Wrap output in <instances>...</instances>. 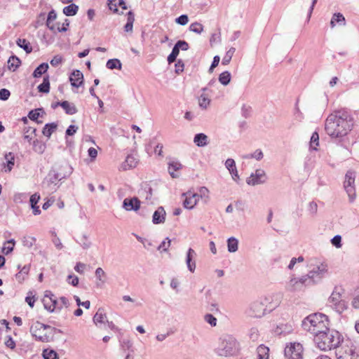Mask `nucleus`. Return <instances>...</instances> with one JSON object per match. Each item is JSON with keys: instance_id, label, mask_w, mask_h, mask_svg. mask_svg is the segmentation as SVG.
<instances>
[{"instance_id": "39", "label": "nucleus", "mask_w": 359, "mask_h": 359, "mask_svg": "<svg viewBox=\"0 0 359 359\" xmlns=\"http://www.w3.org/2000/svg\"><path fill=\"white\" fill-rule=\"evenodd\" d=\"M268 352L269 348L266 346L264 345L258 346L257 349V359H268Z\"/></svg>"}, {"instance_id": "36", "label": "nucleus", "mask_w": 359, "mask_h": 359, "mask_svg": "<svg viewBox=\"0 0 359 359\" xmlns=\"http://www.w3.org/2000/svg\"><path fill=\"white\" fill-rule=\"evenodd\" d=\"M238 241L234 237H231L227 240V248L229 252H235L238 250Z\"/></svg>"}, {"instance_id": "41", "label": "nucleus", "mask_w": 359, "mask_h": 359, "mask_svg": "<svg viewBox=\"0 0 359 359\" xmlns=\"http://www.w3.org/2000/svg\"><path fill=\"white\" fill-rule=\"evenodd\" d=\"M121 62L118 59H110L107 62L106 67L109 69H121Z\"/></svg>"}, {"instance_id": "37", "label": "nucleus", "mask_w": 359, "mask_h": 359, "mask_svg": "<svg viewBox=\"0 0 359 359\" xmlns=\"http://www.w3.org/2000/svg\"><path fill=\"white\" fill-rule=\"evenodd\" d=\"M182 165L179 162L172 161L169 163L168 171L172 178H176L178 175L175 174V171L181 169Z\"/></svg>"}, {"instance_id": "52", "label": "nucleus", "mask_w": 359, "mask_h": 359, "mask_svg": "<svg viewBox=\"0 0 359 359\" xmlns=\"http://www.w3.org/2000/svg\"><path fill=\"white\" fill-rule=\"evenodd\" d=\"M204 319H205V322L208 323V324H210L212 327L216 326L217 320L212 314L208 313V314L205 315Z\"/></svg>"}, {"instance_id": "16", "label": "nucleus", "mask_w": 359, "mask_h": 359, "mask_svg": "<svg viewBox=\"0 0 359 359\" xmlns=\"http://www.w3.org/2000/svg\"><path fill=\"white\" fill-rule=\"evenodd\" d=\"M123 208L127 211H137L140 208V201L137 197L126 198L123 201Z\"/></svg>"}, {"instance_id": "38", "label": "nucleus", "mask_w": 359, "mask_h": 359, "mask_svg": "<svg viewBox=\"0 0 359 359\" xmlns=\"http://www.w3.org/2000/svg\"><path fill=\"white\" fill-rule=\"evenodd\" d=\"M56 128L57 125L54 123H47L44 126L42 133L43 135L50 137Z\"/></svg>"}, {"instance_id": "30", "label": "nucleus", "mask_w": 359, "mask_h": 359, "mask_svg": "<svg viewBox=\"0 0 359 359\" xmlns=\"http://www.w3.org/2000/svg\"><path fill=\"white\" fill-rule=\"evenodd\" d=\"M21 64L20 60L15 55H12L8 60V67L10 70L15 71Z\"/></svg>"}, {"instance_id": "4", "label": "nucleus", "mask_w": 359, "mask_h": 359, "mask_svg": "<svg viewBox=\"0 0 359 359\" xmlns=\"http://www.w3.org/2000/svg\"><path fill=\"white\" fill-rule=\"evenodd\" d=\"M238 349L236 340L231 337H224L219 340L216 352L221 356H229L233 355Z\"/></svg>"}, {"instance_id": "28", "label": "nucleus", "mask_w": 359, "mask_h": 359, "mask_svg": "<svg viewBox=\"0 0 359 359\" xmlns=\"http://www.w3.org/2000/svg\"><path fill=\"white\" fill-rule=\"evenodd\" d=\"M60 107H62L67 114L73 115L77 112L76 106L72 103H69L68 101L61 102Z\"/></svg>"}, {"instance_id": "21", "label": "nucleus", "mask_w": 359, "mask_h": 359, "mask_svg": "<svg viewBox=\"0 0 359 359\" xmlns=\"http://www.w3.org/2000/svg\"><path fill=\"white\" fill-rule=\"evenodd\" d=\"M54 297V294L50 291H46L44 297L42 299V302L43 304L45 309L48 311L49 312L54 311V306L51 307V303L53 302Z\"/></svg>"}, {"instance_id": "22", "label": "nucleus", "mask_w": 359, "mask_h": 359, "mask_svg": "<svg viewBox=\"0 0 359 359\" xmlns=\"http://www.w3.org/2000/svg\"><path fill=\"white\" fill-rule=\"evenodd\" d=\"M343 289L340 287H335L330 297H329V303L330 305L337 304V302L342 300L341 294L343 293Z\"/></svg>"}, {"instance_id": "15", "label": "nucleus", "mask_w": 359, "mask_h": 359, "mask_svg": "<svg viewBox=\"0 0 359 359\" xmlns=\"http://www.w3.org/2000/svg\"><path fill=\"white\" fill-rule=\"evenodd\" d=\"M182 196L185 197L183 205L187 209L194 208L199 200V195L198 194L192 193L191 191L182 194Z\"/></svg>"}, {"instance_id": "35", "label": "nucleus", "mask_w": 359, "mask_h": 359, "mask_svg": "<svg viewBox=\"0 0 359 359\" xmlns=\"http://www.w3.org/2000/svg\"><path fill=\"white\" fill-rule=\"evenodd\" d=\"M336 22L339 23V25H346L345 18L344 17V15L341 13H334L333 15L331 22H330L331 27H334L335 26Z\"/></svg>"}, {"instance_id": "19", "label": "nucleus", "mask_w": 359, "mask_h": 359, "mask_svg": "<svg viewBox=\"0 0 359 359\" xmlns=\"http://www.w3.org/2000/svg\"><path fill=\"white\" fill-rule=\"evenodd\" d=\"M225 166L229 171L230 174L231 175L233 180L237 182L238 180L239 179V175L236 166L235 161L232 158L226 159L225 162Z\"/></svg>"}, {"instance_id": "18", "label": "nucleus", "mask_w": 359, "mask_h": 359, "mask_svg": "<svg viewBox=\"0 0 359 359\" xmlns=\"http://www.w3.org/2000/svg\"><path fill=\"white\" fill-rule=\"evenodd\" d=\"M165 211L162 206H160L157 208V210L154 212L152 217V222L154 224H163L165 220Z\"/></svg>"}, {"instance_id": "32", "label": "nucleus", "mask_w": 359, "mask_h": 359, "mask_svg": "<svg viewBox=\"0 0 359 359\" xmlns=\"http://www.w3.org/2000/svg\"><path fill=\"white\" fill-rule=\"evenodd\" d=\"M37 88L40 93H48L50 91V81L48 75L43 77L42 83L39 85Z\"/></svg>"}, {"instance_id": "63", "label": "nucleus", "mask_w": 359, "mask_h": 359, "mask_svg": "<svg viewBox=\"0 0 359 359\" xmlns=\"http://www.w3.org/2000/svg\"><path fill=\"white\" fill-rule=\"evenodd\" d=\"M184 64L182 60H178L175 64V72L180 74L183 72Z\"/></svg>"}, {"instance_id": "59", "label": "nucleus", "mask_w": 359, "mask_h": 359, "mask_svg": "<svg viewBox=\"0 0 359 359\" xmlns=\"http://www.w3.org/2000/svg\"><path fill=\"white\" fill-rule=\"evenodd\" d=\"M11 95V93L6 88H2L0 90V100L6 101L7 100Z\"/></svg>"}, {"instance_id": "3", "label": "nucleus", "mask_w": 359, "mask_h": 359, "mask_svg": "<svg viewBox=\"0 0 359 359\" xmlns=\"http://www.w3.org/2000/svg\"><path fill=\"white\" fill-rule=\"evenodd\" d=\"M313 340L319 349L327 351L338 347L341 342V335L338 331L327 327V331L316 334Z\"/></svg>"}, {"instance_id": "20", "label": "nucleus", "mask_w": 359, "mask_h": 359, "mask_svg": "<svg viewBox=\"0 0 359 359\" xmlns=\"http://www.w3.org/2000/svg\"><path fill=\"white\" fill-rule=\"evenodd\" d=\"M196 256V252L192 248H189L187 253L186 263L188 269L191 272H194L196 269V262L193 259Z\"/></svg>"}, {"instance_id": "60", "label": "nucleus", "mask_w": 359, "mask_h": 359, "mask_svg": "<svg viewBox=\"0 0 359 359\" xmlns=\"http://www.w3.org/2000/svg\"><path fill=\"white\" fill-rule=\"evenodd\" d=\"M35 241L36 240L34 238L27 236V237H24L22 242H23L24 245H25L28 248H31L35 243Z\"/></svg>"}, {"instance_id": "13", "label": "nucleus", "mask_w": 359, "mask_h": 359, "mask_svg": "<svg viewBox=\"0 0 359 359\" xmlns=\"http://www.w3.org/2000/svg\"><path fill=\"white\" fill-rule=\"evenodd\" d=\"M267 180L265 171L261 168L257 169L255 172L246 179V183L250 186H256L264 184Z\"/></svg>"}, {"instance_id": "5", "label": "nucleus", "mask_w": 359, "mask_h": 359, "mask_svg": "<svg viewBox=\"0 0 359 359\" xmlns=\"http://www.w3.org/2000/svg\"><path fill=\"white\" fill-rule=\"evenodd\" d=\"M310 280L305 275L300 278L291 276L289 281L285 284V288L289 292H297L304 291L306 287H310Z\"/></svg>"}, {"instance_id": "62", "label": "nucleus", "mask_w": 359, "mask_h": 359, "mask_svg": "<svg viewBox=\"0 0 359 359\" xmlns=\"http://www.w3.org/2000/svg\"><path fill=\"white\" fill-rule=\"evenodd\" d=\"M40 110H41L40 109H38L30 111L29 113V115H28L29 118L32 121H36L40 116V113H39Z\"/></svg>"}, {"instance_id": "34", "label": "nucleus", "mask_w": 359, "mask_h": 359, "mask_svg": "<svg viewBox=\"0 0 359 359\" xmlns=\"http://www.w3.org/2000/svg\"><path fill=\"white\" fill-rule=\"evenodd\" d=\"M17 45L22 48L27 53H30L32 51V48L30 43L25 39H18L16 41Z\"/></svg>"}, {"instance_id": "24", "label": "nucleus", "mask_w": 359, "mask_h": 359, "mask_svg": "<svg viewBox=\"0 0 359 359\" xmlns=\"http://www.w3.org/2000/svg\"><path fill=\"white\" fill-rule=\"evenodd\" d=\"M138 163V160L133 155H128L125 162L121 165L123 170H126L135 168Z\"/></svg>"}, {"instance_id": "48", "label": "nucleus", "mask_w": 359, "mask_h": 359, "mask_svg": "<svg viewBox=\"0 0 359 359\" xmlns=\"http://www.w3.org/2000/svg\"><path fill=\"white\" fill-rule=\"evenodd\" d=\"M44 359H58L57 353L53 350L45 349L43 351Z\"/></svg>"}, {"instance_id": "14", "label": "nucleus", "mask_w": 359, "mask_h": 359, "mask_svg": "<svg viewBox=\"0 0 359 359\" xmlns=\"http://www.w3.org/2000/svg\"><path fill=\"white\" fill-rule=\"evenodd\" d=\"M336 355L337 359H357L358 356L356 352V348L353 345L339 350L338 352L336 353Z\"/></svg>"}, {"instance_id": "43", "label": "nucleus", "mask_w": 359, "mask_h": 359, "mask_svg": "<svg viewBox=\"0 0 359 359\" xmlns=\"http://www.w3.org/2000/svg\"><path fill=\"white\" fill-rule=\"evenodd\" d=\"M219 81L224 86L228 85L231 81V74L228 71L224 72L219 76Z\"/></svg>"}, {"instance_id": "2", "label": "nucleus", "mask_w": 359, "mask_h": 359, "mask_svg": "<svg viewBox=\"0 0 359 359\" xmlns=\"http://www.w3.org/2000/svg\"><path fill=\"white\" fill-rule=\"evenodd\" d=\"M329 320L327 316L321 313H312L302 321V327L313 336H316L322 331H327Z\"/></svg>"}, {"instance_id": "33", "label": "nucleus", "mask_w": 359, "mask_h": 359, "mask_svg": "<svg viewBox=\"0 0 359 359\" xmlns=\"http://www.w3.org/2000/svg\"><path fill=\"white\" fill-rule=\"evenodd\" d=\"M79 10V6L74 4H71L63 8V13L67 16L75 15Z\"/></svg>"}, {"instance_id": "23", "label": "nucleus", "mask_w": 359, "mask_h": 359, "mask_svg": "<svg viewBox=\"0 0 359 359\" xmlns=\"http://www.w3.org/2000/svg\"><path fill=\"white\" fill-rule=\"evenodd\" d=\"M40 199V195L37 193L32 194L30 196L29 202L31 208L32 209L33 214L34 215H38L41 213V210L39 207L37 205V203Z\"/></svg>"}, {"instance_id": "49", "label": "nucleus", "mask_w": 359, "mask_h": 359, "mask_svg": "<svg viewBox=\"0 0 359 359\" xmlns=\"http://www.w3.org/2000/svg\"><path fill=\"white\" fill-rule=\"evenodd\" d=\"M189 30L196 34H201L203 31V26L202 24L196 22L190 25Z\"/></svg>"}, {"instance_id": "57", "label": "nucleus", "mask_w": 359, "mask_h": 359, "mask_svg": "<svg viewBox=\"0 0 359 359\" xmlns=\"http://www.w3.org/2000/svg\"><path fill=\"white\" fill-rule=\"evenodd\" d=\"M332 244L336 248L341 247V236L339 235H336L331 240Z\"/></svg>"}, {"instance_id": "27", "label": "nucleus", "mask_w": 359, "mask_h": 359, "mask_svg": "<svg viewBox=\"0 0 359 359\" xmlns=\"http://www.w3.org/2000/svg\"><path fill=\"white\" fill-rule=\"evenodd\" d=\"M194 142L200 147L208 144V136L204 133H198L194 136Z\"/></svg>"}, {"instance_id": "11", "label": "nucleus", "mask_w": 359, "mask_h": 359, "mask_svg": "<svg viewBox=\"0 0 359 359\" xmlns=\"http://www.w3.org/2000/svg\"><path fill=\"white\" fill-rule=\"evenodd\" d=\"M303 346L299 343L290 344L285 348V356L287 359H302Z\"/></svg>"}, {"instance_id": "47", "label": "nucleus", "mask_w": 359, "mask_h": 359, "mask_svg": "<svg viewBox=\"0 0 359 359\" xmlns=\"http://www.w3.org/2000/svg\"><path fill=\"white\" fill-rule=\"evenodd\" d=\"M210 102V100L204 93H202L198 98L199 106L203 109H206L207 107L209 105Z\"/></svg>"}, {"instance_id": "56", "label": "nucleus", "mask_w": 359, "mask_h": 359, "mask_svg": "<svg viewBox=\"0 0 359 359\" xmlns=\"http://www.w3.org/2000/svg\"><path fill=\"white\" fill-rule=\"evenodd\" d=\"M6 347L14 349L15 348V342L11 336H7L4 342Z\"/></svg>"}, {"instance_id": "31", "label": "nucleus", "mask_w": 359, "mask_h": 359, "mask_svg": "<svg viewBox=\"0 0 359 359\" xmlns=\"http://www.w3.org/2000/svg\"><path fill=\"white\" fill-rule=\"evenodd\" d=\"M48 64L46 62L41 63L39 66H38L35 70L34 71L32 76L34 78H39L42 74L46 73L47 70L48 69Z\"/></svg>"}, {"instance_id": "45", "label": "nucleus", "mask_w": 359, "mask_h": 359, "mask_svg": "<svg viewBox=\"0 0 359 359\" xmlns=\"http://www.w3.org/2000/svg\"><path fill=\"white\" fill-rule=\"evenodd\" d=\"M235 51H236L235 48L231 47L229 48V50L226 53L224 57L222 59V65H226L230 62Z\"/></svg>"}, {"instance_id": "50", "label": "nucleus", "mask_w": 359, "mask_h": 359, "mask_svg": "<svg viewBox=\"0 0 359 359\" xmlns=\"http://www.w3.org/2000/svg\"><path fill=\"white\" fill-rule=\"evenodd\" d=\"M264 155L262 151L260 149H257L254 153L250 154H247L243 156V158H255L257 160H261L263 158Z\"/></svg>"}, {"instance_id": "55", "label": "nucleus", "mask_w": 359, "mask_h": 359, "mask_svg": "<svg viewBox=\"0 0 359 359\" xmlns=\"http://www.w3.org/2000/svg\"><path fill=\"white\" fill-rule=\"evenodd\" d=\"M67 283L72 286L76 287L79 285V278L74 275H69L67 279Z\"/></svg>"}, {"instance_id": "6", "label": "nucleus", "mask_w": 359, "mask_h": 359, "mask_svg": "<svg viewBox=\"0 0 359 359\" xmlns=\"http://www.w3.org/2000/svg\"><path fill=\"white\" fill-rule=\"evenodd\" d=\"M356 174L353 170H348L345 175L344 181V188L348 195L349 203H352L356 198V191L355 187V180Z\"/></svg>"}, {"instance_id": "25", "label": "nucleus", "mask_w": 359, "mask_h": 359, "mask_svg": "<svg viewBox=\"0 0 359 359\" xmlns=\"http://www.w3.org/2000/svg\"><path fill=\"white\" fill-rule=\"evenodd\" d=\"M18 269H20V271L15 275V278L19 283H22L26 279L30 270V266L25 265L21 268L20 265H18Z\"/></svg>"}, {"instance_id": "58", "label": "nucleus", "mask_w": 359, "mask_h": 359, "mask_svg": "<svg viewBox=\"0 0 359 359\" xmlns=\"http://www.w3.org/2000/svg\"><path fill=\"white\" fill-rule=\"evenodd\" d=\"M175 45L180 48V50L181 49L182 50H187L189 48V43L184 40H179L177 41Z\"/></svg>"}, {"instance_id": "44", "label": "nucleus", "mask_w": 359, "mask_h": 359, "mask_svg": "<svg viewBox=\"0 0 359 359\" xmlns=\"http://www.w3.org/2000/svg\"><path fill=\"white\" fill-rule=\"evenodd\" d=\"M15 243V242L14 239H11L9 241H7L4 243V246L2 248V252L5 255H8L10 252H11L13 250V247H14Z\"/></svg>"}, {"instance_id": "64", "label": "nucleus", "mask_w": 359, "mask_h": 359, "mask_svg": "<svg viewBox=\"0 0 359 359\" xmlns=\"http://www.w3.org/2000/svg\"><path fill=\"white\" fill-rule=\"evenodd\" d=\"M62 57L59 55H55L53 57V58L50 60V63L53 67H57L60 64L62 63Z\"/></svg>"}, {"instance_id": "10", "label": "nucleus", "mask_w": 359, "mask_h": 359, "mask_svg": "<svg viewBox=\"0 0 359 359\" xmlns=\"http://www.w3.org/2000/svg\"><path fill=\"white\" fill-rule=\"evenodd\" d=\"M57 18V13L55 10L52 9L48 15L46 20V26L48 28L55 33L58 32H65L67 30V27L69 25V21L68 19H65L64 22L62 23V27H60V22L53 23L54 20Z\"/></svg>"}, {"instance_id": "40", "label": "nucleus", "mask_w": 359, "mask_h": 359, "mask_svg": "<svg viewBox=\"0 0 359 359\" xmlns=\"http://www.w3.org/2000/svg\"><path fill=\"white\" fill-rule=\"evenodd\" d=\"M77 243L81 245V247L84 249L87 250L91 247V242L88 239V237L87 235L83 234L79 239V241H77Z\"/></svg>"}, {"instance_id": "7", "label": "nucleus", "mask_w": 359, "mask_h": 359, "mask_svg": "<svg viewBox=\"0 0 359 359\" xmlns=\"http://www.w3.org/2000/svg\"><path fill=\"white\" fill-rule=\"evenodd\" d=\"M54 330V327L50 325L43 324L39 321L34 323L30 327V332L33 337L37 340L42 342H48L49 341L50 334H48L45 331L46 330Z\"/></svg>"}, {"instance_id": "8", "label": "nucleus", "mask_w": 359, "mask_h": 359, "mask_svg": "<svg viewBox=\"0 0 359 359\" xmlns=\"http://www.w3.org/2000/svg\"><path fill=\"white\" fill-rule=\"evenodd\" d=\"M327 265L325 263H320L316 266H314L309 273L305 275L310 280V285H313L319 283L327 273Z\"/></svg>"}, {"instance_id": "26", "label": "nucleus", "mask_w": 359, "mask_h": 359, "mask_svg": "<svg viewBox=\"0 0 359 359\" xmlns=\"http://www.w3.org/2000/svg\"><path fill=\"white\" fill-rule=\"evenodd\" d=\"M107 316L104 310L102 308H99L95 316H93V322L96 325L98 324L104 323L107 321Z\"/></svg>"}, {"instance_id": "61", "label": "nucleus", "mask_w": 359, "mask_h": 359, "mask_svg": "<svg viewBox=\"0 0 359 359\" xmlns=\"http://www.w3.org/2000/svg\"><path fill=\"white\" fill-rule=\"evenodd\" d=\"M170 243H171V241L168 238H166L165 240L163 241L161 243V245L158 246V249L162 250L163 251H167L168 248L170 245Z\"/></svg>"}, {"instance_id": "17", "label": "nucleus", "mask_w": 359, "mask_h": 359, "mask_svg": "<svg viewBox=\"0 0 359 359\" xmlns=\"http://www.w3.org/2000/svg\"><path fill=\"white\" fill-rule=\"evenodd\" d=\"M69 80L72 86L79 88L83 84V75L79 70H74L69 76Z\"/></svg>"}, {"instance_id": "53", "label": "nucleus", "mask_w": 359, "mask_h": 359, "mask_svg": "<svg viewBox=\"0 0 359 359\" xmlns=\"http://www.w3.org/2000/svg\"><path fill=\"white\" fill-rule=\"evenodd\" d=\"M189 22V18L187 15L183 14L175 19V22L180 25H186Z\"/></svg>"}, {"instance_id": "12", "label": "nucleus", "mask_w": 359, "mask_h": 359, "mask_svg": "<svg viewBox=\"0 0 359 359\" xmlns=\"http://www.w3.org/2000/svg\"><path fill=\"white\" fill-rule=\"evenodd\" d=\"M61 168H62L65 170H68L67 173H62L60 172L55 170H51L46 178V181L48 182V184H56L57 181H60L61 180L66 178V177L72 172V168L67 163H65L63 165H61Z\"/></svg>"}, {"instance_id": "42", "label": "nucleus", "mask_w": 359, "mask_h": 359, "mask_svg": "<svg viewBox=\"0 0 359 359\" xmlns=\"http://www.w3.org/2000/svg\"><path fill=\"white\" fill-rule=\"evenodd\" d=\"M330 306H332L337 313H341L347 309V302L342 299L340 302H337V304L330 305Z\"/></svg>"}, {"instance_id": "46", "label": "nucleus", "mask_w": 359, "mask_h": 359, "mask_svg": "<svg viewBox=\"0 0 359 359\" xmlns=\"http://www.w3.org/2000/svg\"><path fill=\"white\" fill-rule=\"evenodd\" d=\"M319 144V135L317 132H314L311 137L310 141V147L313 150H317V147Z\"/></svg>"}, {"instance_id": "54", "label": "nucleus", "mask_w": 359, "mask_h": 359, "mask_svg": "<svg viewBox=\"0 0 359 359\" xmlns=\"http://www.w3.org/2000/svg\"><path fill=\"white\" fill-rule=\"evenodd\" d=\"M74 298L78 306H82L87 309H88L90 308V301L87 300L85 302H81L80 298L76 295L74 296Z\"/></svg>"}, {"instance_id": "1", "label": "nucleus", "mask_w": 359, "mask_h": 359, "mask_svg": "<svg viewBox=\"0 0 359 359\" xmlns=\"http://www.w3.org/2000/svg\"><path fill=\"white\" fill-rule=\"evenodd\" d=\"M353 118L346 109L335 111L330 114L325 124L326 133L332 138L339 142L352 130Z\"/></svg>"}, {"instance_id": "29", "label": "nucleus", "mask_w": 359, "mask_h": 359, "mask_svg": "<svg viewBox=\"0 0 359 359\" xmlns=\"http://www.w3.org/2000/svg\"><path fill=\"white\" fill-rule=\"evenodd\" d=\"M5 159H6V163H4V165L6 166V168L5 169V172H11L14 164H15V156L14 155L11 153V152H9L8 154H6L5 155Z\"/></svg>"}, {"instance_id": "51", "label": "nucleus", "mask_w": 359, "mask_h": 359, "mask_svg": "<svg viewBox=\"0 0 359 359\" xmlns=\"http://www.w3.org/2000/svg\"><path fill=\"white\" fill-rule=\"evenodd\" d=\"M95 276H96V278L102 283H104L105 282V280L104 279V278L106 277V273L104 271V270L100 268V267H98L95 270Z\"/></svg>"}, {"instance_id": "9", "label": "nucleus", "mask_w": 359, "mask_h": 359, "mask_svg": "<svg viewBox=\"0 0 359 359\" xmlns=\"http://www.w3.org/2000/svg\"><path fill=\"white\" fill-rule=\"evenodd\" d=\"M268 298L265 297L252 302L246 311L248 316L252 318L262 317L265 314L267 306L266 305V302Z\"/></svg>"}]
</instances>
